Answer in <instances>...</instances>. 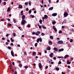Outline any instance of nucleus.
<instances>
[{"mask_svg":"<svg viewBox=\"0 0 74 74\" xmlns=\"http://www.w3.org/2000/svg\"><path fill=\"white\" fill-rule=\"evenodd\" d=\"M26 24V21L25 19L22 20L21 23V25H25Z\"/></svg>","mask_w":74,"mask_h":74,"instance_id":"1","label":"nucleus"},{"mask_svg":"<svg viewBox=\"0 0 74 74\" xmlns=\"http://www.w3.org/2000/svg\"><path fill=\"white\" fill-rule=\"evenodd\" d=\"M39 41L42 42V38H40L37 39V43H39Z\"/></svg>","mask_w":74,"mask_h":74,"instance_id":"2","label":"nucleus"},{"mask_svg":"<svg viewBox=\"0 0 74 74\" xmlns=\"http://www.w3.org/2000/svg\"><path fill=\"white\" fill-rule=\"evenodd\" d=\"M64 17H66V16H67L69 15V14L67 13L65 11L64 13Z\"/></svg>","mask_w":74,"mask_h":74,"instance_id":"3","label":"nucleus"},{"mask_svg":"<svg viewBox=\"0 0 74 74\" xmlns=\"http://www.w3.org/2000/svg\"><path fill=\"white\" fill-rule=\"evenodd\" d=\"M58 43L59 44H63V42L62 40H59L58 42Z\"/></svg>","mask_w":74,"mask_h":74,"instance_id":"4","label":"nucleus"},{"mask_svg":"<svg viewBox=\"0 0 74 74\" xmlns=\"http://www.w3.org/2000/svg\"><path fill=\"white\" fill-rule=\"evenodd\" d=\"M53 29H54V30L56 32H57V29L56 28V27L55 26L53 25Z\"/></svg>","mask_w":74,"mask_h":74,"instance_id":"5","label":"nucleus"},{"mask_svg":"<svg viewBox=\"0 0 74 74\" xmlns=\"http://www.w3.org/2000/svg\"><path fill=\"white\" fill-rule=\"evenodd\" d=\"M40 32L38 31H37L36 33V36H38V35H39V34H40Z\"/></svg>","mask_w":74,"mask_h":74,"instance_id":"6","label":"nucleus"},{"mask_svg":"<svg viewBox=\"0 0 74 74\" xmlns=\"http://www.w3.org/2000/svg\"><path fill=\"white\" fill-rule=\"evenodd\" d=\"M38 66L40 69H41V68H42V65H41V63H39L38 64Z\"/></svg>","mask_w":74,"mask_h":74,"instance_id":"7","label":"nucleus"},{"mask_svg":"<svg viewBox=\"0 0 74 74\" xmlns=\"http://www.w3.org/2000/svg\"><path fill=\"white\" fill-rule=\"evenodd\" d=\"M11 54L12 56H13V57H14V52H13V51H11Z\"/></svg>","mask_w":74,"mask_h":74,"instance_id":"8","label":"nucleus"},{"mask_svg":"<svg viewBox=\"0 0 74 74\" xmlns=\"http://www.w3.org/2000/svg\"><path fill=\"white\" fill-rule=\"evenodd\" d=\"M48 43L49 45H52V41H49Z\"/></svg>","mask_w":74,"mask_h":74,"instance_id":"9","label":"nucleus"},{"mask_svg":"<svg viewBox=\"0 0 74 74\" xmlns=\"http://www.w3.org/2000/svg\"><path fill=\"white\" fill-rule=\"evenodd\" d=\"M53 53H51L50 55H49V56L50 57H51V58H52L53 57Z\"/></svg>","mask_w":74,"mask_h":74,"instance_id":"10","label":"nucleus"},{"mask_svg":"<svg viewBox=\"0 0 74 74\" xmlns=\"http://www.w3.org/2000/svg\"><path fill=\"white\" fill-rule=\"evenodd\" d=\"M18 8H20L21 9H22V8H23V6H22V5H19V7H18Z\"/></svg>","mask_w":74,"mask_h":74,"instance_id":"11","label":"nucleus"},{"mask_svg":"<svg viewBox=\"0 0 74 74\" xmlns=\"http://www.w3.org/2000/svg\"><path fill=\"white\" fill-rule=\"evenodd\" d=\"M52 15L53 16H56L57 15V13H53L52 14Z\"/></svg>","mask_w":74,"mask_h":74,"instance_id":"12","label":"nucleus"},{"mask_svg":"<svg viewBox=\"0 0 74 74\" xmlns=\"http://www.w3.org/2000/svg\"><path fill=\"white\" fill-rule=\"evenodd\" d=\"M64 51V49L62 48L61 49H59L58 51H59V52H61V51Z\"/></svg>","mask_w":74,"mask_h":74,"instance_id":"13","label":"nucleus"},{"mask_svg":"<svg viewBox=\"0 0 74 74\" xmlns=\"http://www.w3.org/2000/svg\"><path fill=\"white\" fill-rule=\"evenodd\" d=\"M53 7H51L49 8V11H51L52 10H53Z\"/></svg>","mask_w":74,"mask_h":74,"instance_id":"14","label":"nucleus"},{"mask_svg":"<svg viewBox=\"0 0 74 74\" xmlns=\"http://www.w3.org/2000/svg\"><path fill=\"white\" fill-rule=\"evenodd\" d=\"M69 55H66L64 57V59H66L67 58H68L69 57Z\"/></svg>","mask_w":74,"mask_h":74,"instance_id":"15","label":"nucleus"},{"mask_svg":"<svg viewBox=\"0 0 74 74\" xmlns=\"http://www.w3.org/2000/svg\"><path fill=\"white\" fill-rule=\"evenodd\" d=\"M49 38L51 39V40H53V36H49Z\"/></svg>","mask_w":74,"mask_h":74,"instance_id":"16","label":"nucleus"},{"mask_svg":"<svg viewBox=\"0 0 74 74\" xmlns=\"http://www.w3.org/2000/svg\"><path fill=\"white\" fill-rule=\"evenodd\" d=\"M54 50L56 51H58V49L56 47H55L53 48Z\"/></svg>","mask_w":74,"mask_h":74,"instance_id":"17","label":"nucleus"},{"mask_svg":"<svg viewBox=\"0 0 74 74\" xmlns=\"http://www.w3.org/2000/svg\"><path fill=\"white\" fill-rule=\"evenodd\" d=\"M22 20H23V19H25V15H23L22 16Z\"/></svg>","mask_w":74,"mask_h":74,"instance_id":"18","label":"nucleus"},{"mask_svg":"<svg viewBox=\"0 0 74 74\" xmlns=\"http://www.w3.org/2000/svg\"><path fill=\"white\" fill-rule=\"evenodd\" d=\"M47 49L49 51L51 50V47H48L47 48Z\"/></svg>","mask_w":74,"mask_h":74,"instance_id":"19","label":"nucleus"},{"mask_svg":"<svg viewBox=\"0 0 74 74\" xmlns=\"http://www.w3.org/2000/svg\"><path fill=\"white\" fill-rule=\"evenodd\" d=\"M44 17L45 18V19H47V18H48V16H47V15H44Z\"/></svg>","mask_w":74,"mask_h":74,"instance_id":"20","label":"nucleus"},{"mask_svg":"<svg viewBox=\"0 0 74 74\" xmlns=\"http://www.w3.org/2000/svg\"><path fill=\"white\" fill-rule=\"evenodd\" d=\"M71 63V62H70L69 61V60H68L67 61V64H70Z\"/></svg>","mask_w":74,"mask_h":74,"instance_id":"21","label":"nucleus"},{"mask_svg":"<svg viewBox=\"0 0 74 74\" xmlns=\"http://www.w3.org/2000/svg\"><path fill=\"white\" fill-rule=\"evenodd\" d=\"M42 20H41V19H40L39 21V22H40V24H42Z\"/></svg>","mask_w":74,"mask_h":74,"instance_id":"22","label":"nucleus"},{"mask_svg":"<svg viewBox=\"0 0 74 74\" xmlns=\"http://www.w3.org/2000/svg\"><path fill=\"white\" fill-rule=\"evenodd\" d=\"M10 10H11V8L10 7H9L8 9L7 12H9L10 11Z\"/></svg>","mask_w":74,"mask_h":74,"instance_id":"23","label":"nucleus"},{"mask_svg":"<svg viewBox=\"0 0 74 74\" xmlns=\"http://www.w3.org/2000/svg\"><path fill=\"white\" fill-rule=\"evenodd\" d=\"M10 40H11V41L12 42H14V39H12V38H10Z\"/></svg>","mask_w":74,"mask_h":74,"instance_id":"24","label":"nucleus"},{"mask_svg":"<svg viewBox=\"0 0 74 74\" xmlns=\"http://www.w3.org/2000/svg\"><path fill=\"white\" fill-rule=\"evenodd\" d=\"M56 70H57V71H59V68L58 67L56 68Z\"/></svg>","mask_w":74,"mask_h":74,"instance_id":"25","label":"nucleus"},{"mask_svg":"<svg viewBox=\"0 0 74 74\" xmlns=\"http://www.w3.org/2000/svg\"><path fill=\"white\" fill-rule=\"evenodd\" d=\"M29 6H31V5H32V4H31V2H30V1H29Z\"/></svg>","mask_w":74,"mask_h":74,"instance_id":"26","label":"nucleus"},{"mask_svg":"<svg viewBox=\"0 0 74 74\" xmlns=\"http://www.w3.org/2000/svg\"><path fill=\"white\" fill-rule=\"evenodd\" d=\"M19 66L20 68H21L22 67V64H19Z\"/></svg>","mask_w":74,"mask_h":74,"instance_id":"27","label":"nucleus"},{"mask_svg":"<svg viewBox=\"0 0 74 74\" xmlns=\"http://www.w3.org/2000/svg\"><path fill=\"white\" fill-rule=\"evenodd\" d=\"M41 35L42 36H44L45 35V34H44V33H42L41 34Z\"/></svg>","mask_w":74,"mask_h":74,"instance_id":"28","label":"nucleus"},{"mask_svg":"<svg viewBox=\"0 0 74 74\" xmlns=\"http://www.w3.org/2000/svg\"><path fill=\"white\" fill-rule=\"evenodd\" d=\"M31 12H32V10H30L29 11V14H31Z\"/></svg>","mask_w":74,"mask_h":74,"instance_id":"29","label":"nucleus"},{"mask_svg":"<svg viewBox=\"0 0 74 74\" xmlns=\"http://www.w3.org/2000/svg\"><path fill=\"white\" fill-rule=\"evenodd\" d=\"M52 23L53 25H55V24L56 23V22L55 21L52 22Z\"/></svg>","mask_w":74,"mask_h":74,"instance_id":"30","label":"nucleus"},{"mask_svg":"<svg viewBox=\"0 0 74 74\" xmlns=\"http://www.w3.org/2000/svg\"><path fill=\"white\" fill-rule=\"evenodd\" d=\"M36 52H34L32 54V55H36Z\"/></svg>","mask_w":74,"mask_h":74,"instance_id":"31","label":"nucleus"},{"mask_svg":"<svg viewBox=\"0 0 74 74\" xmlns=\"http://www.w3.org/2000/svg\"><path fill=\"white\" fill-rule=\"evenodd\" d=\"M42 28H43L44 29H47V27L45 26H43Z\"/></svg>","mask_w":74,"mask_h":74,"instance_id":"32","label":"nucleus"},{"mask_svg":"<svg viewBox=\"0 0 74 74\" xmlns=\"http://www.w3.org/2000/svg\"><path fill=\"white\" fill-rule=\"evenodd\" d=\"M59 33L60 34V33H62V31L61 30H60L59 32Z\"/></svg>","mask_w":74,"mask_h":74,"instance_id":"33","label":"nucleus"},{"mask_svg":"<svg viewBox=\"0 0 74 74\" xmlns=\"http://www.w3.org/2000/svg\"><path fill=\"white\" fill-rule=\"evenodd\" d=\"M8 26H10V27L11 26H12L11 24L10 23H8Z\"/></svg>","mask_w":74,"mask_h":74,"instance_id":"34","label":"nucleus"},{"mask_svg":"<svg viewBox=\"0 0 74 74\" xmlns=\"http://www.w3.org/2000/svg\"><path fill=\"white\" fill-rule=\"evenodd\" d=\"M73 39H71L70 40V42H73Z\"/></svg>","mask_w":74,"mask_h":74,"instance_id":"35","label":"nucleus"},{"mask_svg":"<svg viewBox=\"0 0 74 74\" xmlns=\"http://www.w3.org/2000/svg\"><path fill=\"white\" fill-rule=\"evenodd\" d=\"M37 45H38V43H36L35 44V47H37Z\"/></svg>","mask_w":74,"mask_h":74,"instance_id":"36","label":"nucleus"},{"mask_svg":"<svg viewBox=\"0 0 74 74\" xmlns=\"http://www.w3.org/2000/svg\"><path fill=\"white\" fill-rule=\"evenodd\" d=\"M25 5H28V3H27V2H25Z\"/></svg>","mask_w":74,"mask_h":74,"instance_id":"37","label":"nucleus"},{"mask_svg":"<svg viewBox=\"0 0 74 74\" xmlns=\"http://www.w3.org/2000/svg\"><path fill=\"white\" fill-rule=\"evenodd\" d=\"M8 49H10V50L11 49V47H9V46L8 47Z\"/></svg>","mask_w":74,"mask_h":74,"instance_id":"38","label":"nucleus"},{"mask_svg":"<svg viewBox=\"0 0 74 74\" xmlns=\"http://www.w3.org/2000/svg\"><path fill=\"white\" fill-rule=\"evenodd\" d=\"M31 16L32 18H34V16L33 15H31L30 16Z\"/></svg>","mask_w":74,"mask_h":74,"instance_id":"39","label":"nucleus"},{"mask_svg":"<svg viewBox=\"0 0 74 74\" xmlns=\"http://www.w3.org/2000/svg\"><path fill=\"white\" fill-rule=\"evenodd\" d=\"M5 20V19L4 18H3L1 20V21H4Z\"/></svg>","mask_w":74,"mask_h":74,"instance_id":"40","label":"nucleus"},{"mask_svg":"<svg viewBox=\"0 0 74 74\" xmlns=\"http://www.w3.org/2000/svg\"><path fill=\"white\" fill-rule=\"evenodd\" d=\"M61 63L62 62H61V61H59L58 63V64H61Z\"/></svg>","mask_w":74,"mask_h":74,"instance_id":"41","label":"nucleus"},{"mask_svg":"<svg viewBox=\"0 0 74 74\" xmlns=\"http://www.w3.org/2000/svg\"><path fill=\"white\" fill-rule=\"evenodd\" d=\"M16 36V34L15 33H13V36L14 37H15Z\"/></svg>","mask_w":74,"mask_h":74,"instance_id":"42","label":"nucleus"},{"mask_svg":"<svg viewBox=\"0 0 74 74\" xmlns=\"http://www.w3.org/2000/svg\"><path fill=\"white\" fill-rule=\"evenodd\" d=\"M24 55L25 56L26 55V52H24Z\"/></svg>","mask_w":74,"mask_h":74,"instance_id":"43","label":"nucleus"},{"mask_svg":"<svg viewBox=\"0 0 74 74\" xmlns=\"http://www.w3.org/2000/svg\"><path fill=\"white\" fill-rule=\"evenodd\" d=\"M14 23H16V20L15 19H14Z\"/></svg>","mask_w":74,"mask_h":74,"instance_id":"44","label":"nucleus"},{"mask_svg":"<svg viewBox=\"0 0 74 74\" xmlns=\"http://www.w3.org/2000/svg\"><path fill=\"white\" fill-rule=\"evenodd\" d=\"M25 69H27V68H28V66H25Z\"/></svg>","mask_w":74,"mask_h":74,"instance_id":"45","label":"nucleus"},{"mask_svg":"<svg viewBox=\"0 0 74 74\" xmlns=\"http://www.w3.org/2000/svg\"><path fill=\"white\" fill-rule=\"evenodd\" d=\"M3 4L4 5H6V2H4L3 3Z\"/></svg>","mask_w":74,"mask_h":74,"instance_id":"46","label":"nucleus"},{"mask_svg":"<svg viewBox=\"0 0 74 74\" xmlns=\"http://www.w3.org/2000/svg\"><path fill=\"white\" fill-rule=\"evenodd\" d=\"M45 69H48V66H46L45 67Z\"/></svg>","mask_w":74,"mask_h":74,"instance_id":"47","label":"nucleus"},{"mask_svg":"<svg viewBox=\"0 0 74 74\" xmlns=\"http://www.w3.org/2000/svg\"><path fill=\"white\" fill-rule=\"evenodd\" d=\"M17 63H20L21 62V61H19V60H18L17 61Z\"/></svg>","mask_w":74,"mask_h":74,"instance_id":"48","label":"nucleus"},{"mask_svg":"<svg viewBox=\"0 0 74 74\" xmlns=\"http://www.w3.org/2000/svg\"><path fill=\"white\" fill-rule=\"evenodd\" d=\"M53 59H54V60H56V57H54L53 58Z\"/></svg>","mask_w":74,"mask_h":74,"instance_id":"49","label":"nucleus"},{"mask_svg":"<svg viewBox=\"0 0 74 74\" xmlns=\"http://www.w3.org/2000/svg\"><path fill=\"white\" fill-rule=\"evenodd\" d=\"M48 1L49 3H51V0H48Z\"/></svg>","mask_w":74,"mask_h":74,"instance_id":"50","label":"nucleus"},{"mask_svg":"<svg viewBox=\"0 0 74 74\" xmlns=\"http://www.w3.org/2000/svg\"><path fill=\"white\" fill-rule=\"evenodd\" d=\"M41 3L42 4H43V3H44V1L43 0H42Z\"/></svg>","mask_w":74,"mask_h":74,"instance_id":"51","label":"nucleus"},{"mask_svg":"<svg viewBox=\"0 0 74 74\" xmlns=\"http://www.w3.org/2000/svg\"><path fill=\"white\" fill-rule=\"evenodd\" d=\"M34 12V14H36V12H37L36 11H35Z\"/></svg>","mask_w":74,"mask_h":74,"instance_id":"52","label":"nucleus"},{"mask_svg":"<svg viewBox=\"0 0 74 74\" xmlns=\"http://www.w3.org/2000/svg\"><path fill=\"white\" fill-rule=\"evenodd\" d=\"M62 27V29H64V28L65 27H64V26H63Z\"/></svg>","mask_w":74,"mask_h":74,"instance_id":"53","label":"nucleus"},{"mask_svg":"<svg viewBox=\"0 0 74 74\" xmlns=\"http://www.w3.org/2000/svg\"><path fill=\"white\" fill-rule=\"evenodd\" d=\"M42 27V26H39V29H41Z\"/></svg>","mask_w":74,"mask_h":74,"instance_id":"54","label":"nucleus"},{"mask_svg":"<svg viewBox=\"0 0 74 74\" xmlns=\"http://www.w3.org/2000/svg\"><path fill=\"white\" fill-rule=\"evenodd\" d=\"M7 41L8 42H10V40H9V39H8Z\"/></svg>","mask_w":74,"mask_h":74,"instance_id":"55","label":"nucleus"},{"mask_svg":"<svg viewBox=\"0 0 74 74\" xmlns=\"http://www.w3.org/2000/svg\"><path fill=\"white\" fill-rule=\"evenodd\" d=\"M8 21H9V22H10V19L9 18H8Z\"/></svg>","mask_w":74,"mask_h":74,"instance_id":"56","label":"nucleus"},{"mask_svg":"<svg viewBox=\"0 0 74 74\" xmlns=\"http://www.w3.org/2000/svg\"><path fill=\"white\" fill-rule=\"evenodd\" d=\"M36 32H33L32 33L33 34H36Z\"/></svg>","mask_w":74,"mask_h":74,"instance_id":"57","label":"nucleus"},{"mask_svg":"<svg viewBox=\"0 0 74 74\" xmlns=\"http://www.w3.org/2000/svg\"><path fill=\"white\" fill-rule=\"evenodd\" d=\"M5 44H6V45H8V42H6Z\"/></svg>","mask_w":74,"mask_h":74,"instance_id":"58","label":"nucleus"},{"mask_svg":"<svg viewBox=\"0 0 74 74\" xmlns=\"http://www.w3.org/2000/svg\"><path fill=\"white\" fill-rule=\"evenodd\" d=\"M10 45H14V44H13V43H11V44H10Z\"/></svg>","mask_w":74,"mask_h":74,"instance_id":"59","label":"nucleus"},{"mask_svg":"<svg viewBox=\"0 0 74 74\" xmlns=\"http://www.w3.org/2000/svg\"><path fill=\"white\" fill-rule=\"evenodd\" d=\"M12 64L13 65H15V63L14 62H12Z\"/></svg>","mask_w":74,"mask_h":74,"instance_id":"60","label":"nucleus"},{"mask_svg":"<svg viewBox=\"0 0 74 74\" xmlns=\"http://www.w3.org/2000/svg\"><path fill=\"white\" fill-rule=\"evenodd\" d=\"M6 36L8 37V34H7L6 35Z\"/></svg>","mask_w":74,"mask_h":74,"instance_id":"61","label":"nucleus"},{"mask_svg":"<svg viewBox=\"0 0 74 74\" xmlns=\"http://www.w3.org/2000/svg\"><path fill=\"white\" fill-rule=\"evenodd\" d=\"M35 27L36 28H37V25H35Z\"/></svg>","mask_w":74,"mask_h":74,"instance_id":"62","label":"nucleus"},{"mask_svg":"<svg viewBox=\"0 0 74 74\" xmlns=\"http://www.w3.org/2000/svg\"><path fill=\"white\" fill-rule=\"evenodd\" d=\"M30 26V25H27V27H29Z\"/></svg>","mask_w":74,"mask_h":74,"instance_id":"63","label":"nucleus"},{"mask_svg":"<svg viewBox=\"0 0 74 74\" xmlns=\"http://www.w3.org/2000/svg\"><path fill=\"white\" fill-rule=\"evenodd\" d=\"M14 74H17V72L16 71H15Z\"/></svg>","mask_w":74,"mask_h":74,"instance_id":"64","label":"nucleus"}]
</instances>
